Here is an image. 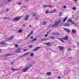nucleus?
<instances>
[{
  "instance_id": "obj_8",
  "label": "nucleus",
  "mask_w": 79,
  "mask_h": 79,
  "mask_svg": "<svg viewBox=\"0 0 79 79\" xmlns=\"http://www.w3.org/2000/svg\"><path fill=\"white\" fill-rule=\"evenodd\" d=\"M50 40V39H43V38H41L40 40V41H45L46 40Z\"/></svg>"
},
{
  "instance_id": "obj_30",
  "label": "nucleus",
  "mask_w": 79,
  "mask_h": 79,
  "mask_svg": "<svg viewBox=\"0 0 79 79\" xmlns=\"http://www.w3.org/2000/svg\"><path fill=\"white\" fill-rule=\"evenodd\" d=\"M31 34H30L28 36H27L26 38V39H27V38H28V37H30V36H31Z\"/></svg>"
},
{
  "instance_id": "obj_25",
  "label": "nucleus",
  "mask_w": 79,
  "mask_h": 79,
  "mask_svg": "<svg viewBox=\"0 0 79 79\" xmlns=\"http://www.w3.org/2000/svg\"><path fill=\"white\" fill-rule=\"evenodd\" d=\"M13 38H14V37L13 35H11V37L9 38V39H10L9 40H11V39H13Z\"/></svg>"
},
{
  "instance_id": "obj_2",
  "label": "nucleus",
  "mask_w": 79,
  "mask_h": 79,
  "mask_svg": "<svg viewBox=\"0 0 79 79\" xmlns=\"http://www.w3.org/2000/svg\"><path fill=\"white\" fill-rule=\"evenodd\" d=\"M22 17L21 16L16 17L14 18L13 20V21H18L20 20Z\"/></svg>"
},
{
  "instance_id": "obj_49",
  "label": "nucleus",
  "mask_w": 79,
  "mask_h": 79,
  "mask_svg": "<svg viewBox=\"0 0 79 79\" xmlns=\"http://www.w3.org/2000/svg\"><path fill=\"white\" fill-rule=\"evenodd\" d=\"M29 47H30V48H32L33 47H32V45H30Z\"/></svg>"
},
{
  "instance_id": "obj_45",
  "label": "nucleus",
  "mask_w": 79,
  "mask_h": 79,
  "mask_svg": "<svg viewBox=\"0 0 79 79\" xmlns=\"http://www.w3.org/2000/svg\"><path fill=\"white\" fill-rule=\"evenodd\" d=\"M63 8H66V6H63Z\"/></svg>"
},
{
  "instance_id": "obj_64",
  "label": "nucleus",
  "mask_w": 79,
  "mask_h": 79,
  "mask_svg": "<svg viewBox=\"0 0 79 79\" xmlns=\"http://www.w3.org/2000/svg\"><path fill=\"white\" fill-rule=\"evenodd\" d=\"M2 52V51H1V50H0V52Z\"/></svg>"
},
{
  "instance_id": "obj_10",
  "label": "nucleus",
  "mask_w": 79,
  "mask_h": 79,
  "mask_svg": "<svg viewBox=\"0 0 79 79\" xmlns=\"http://www.w3.org/2000/svg\"><path fill=\"white\" fill-rule=\"evenodd\" d=\"M69 39V37L68 36H65L64 38H63V39H64V40H68Z\"/></svg>"
},
{
  "instance_id": "obj_9",
  "label": "nucleus",
  "mask_w": 79,
  "mask_h": 79,
  "mask_svg": "<svg viewBox=\"0 0 79 79\" xmlns=\"http://www.w3.org/2000/svg\"><path fill=\"white\" fill-rule=\"evenodd\" d=\"M11 69L13 71H18L19 69H15L14 68H11Z\"/></svg>"
},
{
  "instance_id": "obj_54",
  "label": "nucleus",
  "mask_w": 79,
  "mask_h": 79,
  "mask_svg": "<svg viewBox=\"0 0 79 79\" xmlns=\"http://www.w3.org/2000/svg\"><path fill=\"white\" fill-rule=\"evenodd\" d=\"M53 13V12H52H52H49V13Z\"/></svg>"
},
{
  "instance_id": "obj_12",
  "label": "nucleus",
  "mask_w": 79,
  "mask_h": 79,
  "mask_svg": "<svg viewBox=\"0 0 79 79\" xmlns=\"http://www.w3.org/2000/svg\"><path fill=\"white\" fill-rule=\"evenodd\" d=\"M29 15H27L25 17V20H27V19H28V18H29Z\"/></svg>"
},
{
  "instance_id": "obj_43",
  "label": "nucleus",
  "mask_w": 79,
  "mask_h": 79,
  "mask_svg": "<svg viewBox=\"0 0 79 79\" xmlns=\"http://www.w3.org/2000/svg\"><path fill=\"white\" fill-rule=\"evenodd\" d=\"M32 15L33 16H35V13H33L32 14Z\"/></svg>"
},
{
  "instance_id": "obj_3",
  "label": "nucleus",
  "mask_w": 79,
  "mask_h": 79,
  "mask_svg": "<svg viewBox=\"0 0 79 79\" xmlns=\"http://www.w3.org/2000/svg\"><path fill=\"white\" fill-rule=\"evenodd\" d=\"M32 66V65L30 64V66L26 67V68H25L23 69V72L25 73V72H26V71H27V70H28V69H29L30 68V67Z\"/></svg>"
},
{
  "instance_id": "obj_37",
  "label": "nucleus",
  "mask_w": 79,
  "mask_h": 79,
  "mask_svg": "<svg viewBox=\"0 0 79 79\" xmlns=\"http://www.w3.org/2000/svg\"><path fill=\"white\" fill-rule=\"evenodd\" d=\"M50 45V42H48L47 43V45Z\"/></svg>"
},
{
  "instance_id": "obj_48",
  "label": "nucleus",
  "mask_w": 79,
  "mask_h": 79,
  "mask_svg": "<svg viewBox=\"0 0 79 79\" xmlns=\"http://www.w3.org/2000/svg\"><path fill=\"white\" fill-rule=\"evenodd\" d=\"M27 50V49H24V52H26Z\"/></svg>"
},
{
  "instance_id": "obj_46",
  "label": "nucleus",
  "mask_w": 79,
  "mask_h": 79,
  "mask_svg": "<svg viewBox=\"0 0 79 79\" xmlns=\"http://www.w3.org/2000/svg\"><path fill=\"white\" fill-rule=\"evenodd\" d=\"M15 47H18V45L17 44H16L15 45Z\"/></svg>"
},
{
  "instance_id": "obj_5",
  "label": "nucleus",
  "mask_w": 79,
  "mask_h": 79,
  "mask_svg": "<svg viewBox=\"0 0 79 79\" xmlns=\"http://www.w3.org/2000/svg\"><path fill=\"white\" fill-rule=\"evenodd\" d=\"M29 53H30V52H27V53L24 54V55H23L22 56L19 57V58H21L22 57H23V56H26V55H29Z\"/></svg>"
},
{
  "instance_id": "obj_38",
  "label": "nucleus",
  "mask_w": 79,
  "mask_h": 79,
  "mask_svg": "<svg viewBox=\"0 0 79 79\" xmlns=\"http://www.w3.org/2000/svg\"><path fill=\"white\" fill-rule=\"evenodd\" d=\"M52 31V30H50L49 31L47 32V34H49V32H50V31Z\"/></svg>"
},
{
  "instance_id": "obj_63",
  "label": "nucleus",
  "mask_w": 79,
  "mask_h": 79,
  "mask_svg": "<svg viewBox=\"0 0 79 79\" xmlns=\"http://www.w3.org/2000/svg\"><path fill=\"white\" fill-rule=\"evenodd\" d=\"M13 62H11V64H13Z\"/></svg>"
},
{
  "instance_id": "obj_62",
  "label": "nucleus",
  "mask_w": 79,
  "mask_h": 79,
  "mask_svg": "<svg viewBox=\"0 0 79 79\" xmlns=\"http://www.w3.org/2000/svg\"><path fill=\"white\" fill-rule=\"evenodd\" d=\"M48 39H49V38H50V37L49 36V37H48Z\"/></svg>"
},
{
  "instance_id": "obj_15",
  "label": "nucleus",
  "mask_w": 79,
  "mask_h": 79,
  "mask_svg": "<svg viewBox=\"0 0 79 79\" xmlns=\"http://www.w3.org/2000/svg\"><path fill=\"white\" fill-rule=\"evenodd\" d=\"M6 44H6L3 41L1 42L0 43V44L3 45H6Z\"/></svg>"
},
{
  "instance_id": "obj_4",
  "label": "nucleus",
  "mask_w": 79,
  "mask_h": 79,
  "mask_svg": "<svg viewBox=\"0 0 79 79\" xmlns=\"http://www.w3.org/2000/svg\"><path fill=\"white\" fill-rule=\"evenodd\" d=\"M64 29L67 32H68V33H70L71 31H70V30L69 28H64Z\"/></svg>"
},
{
  "instance_id": "obj_55",
  "label": "nucleus",
  "mask_w": 79,
  "mask_h": 79,
  "mask_svg": "<svg viewBox=\"0 0 79 79\" xmlns=\"http://www.w3.org/2000/svg\"><path fill=\"white\" fill-rule=\"evenodd\" d=\"M29 27H32V26L29 25Z\"/></svg>"
},
{
  "instance_id": "obj_24",
  "label": "nucleus",
  "mask_w": 79,
  "mask_h": 79,
  "mask_svg": "<svg viewBox=\"0 0 79 79\" xmlns=\"http://www.w3.org/2000/svg\"><path fill=\"white\" fill-rule=\"evenodd\" d=\"M50 38L51 39H55V36H52L50 37Z\"/></svg>"
},
{
  "instance_id": "obj_44",
  "label": "nucleus",
  "mask_w": 79,
  "mask_h": 79,
  "mask_svg": "<svg viewBox=\"0 0 79 79\" xmlns=\"http://www.w3.org/2000/svg\"><path fill=\"white\" fill-rule=\"evenodd\" d=\"M18 4L19 5H21V2H19L18 3Z\"/></svg>"
},
{
  "instance_id": "obj_32",
  "label": "nucleus",
  "mask_w": 79,
  "mask_h": 79,
  "mask_svg": "<svg viewBox=\"0 0 79 79\" xmlns=\"http://www.w3.org/2000/svg\"><path fill=\"white\" fill-rule=\"evenodd\" d=\"M18 31H19V32H22V29H20Z\"/></svg>"
},
{
  "instance_id": "obj_50",
  "label": "nucleus",
  "mask_w": 79,
  "mask_h": 79,
  "mask_svg": "<svg viewBox=\"0 0 79 79\" xmlns=\"http://www.w3.org/2000/svg\"><path fill=\"white\" fill-rule=\"evenodd\" d=\"M45 37H47L48 36V34L47 33V34L45 35Z\"/></svg>"
},
{
  "instance_id": "obj_20",
  "label": "nucleus",
  "mask_w": 79,
  "mask_h": 79,
  "mask_svg": "<svg viewBox=\"0 0 79 79\" xmlns=\"http://www.w3.org/2000/svg\"><path fill=\"white\" fill-rule=\"evenodd\" d=\"M68 18V17H66L63 20V22H65L66 21V19H67Z\"/></svg>"
},
{
  "instance_id": "obj_56",
  "label": "nucleus",
  "mask_w": 79,
  "mask_h": 79,
  "mask_svg": "<svg viewBox=\"0 0 79 79\" xmlns=\"http://www.w3.org/2000/svg\"><path fill=\"white\" fill-rule=\"evenodd\" d=\"M7 1H8V2H10V1H11V0H7Z\"/></svg>"
},
{
  "instance_id": "obj_33",
  "label": "nucleus",
  "mask_w": 79,
  "mask_h": 79,
  "mask_svg": "<svg viewBox=\"0 0 79 79\" xmlns=\"http://www.w3.org/2000/svg\"><path fill=\"white\" fill-rule=\"evenodd\" d=\"M62 15V13L60 12L59 14V16H61Z\"/></svg>"
},
{
  "instance_id": "obj_35",
  "label": "nucleus",
  "mask_w": 79,
  "mask_h": 79,
  "mask_svg": "<svg viewBox=\"0 0 79 79\" xmlns=\"http://www.w3.org/2000/svg\"><path fill=\"white\" fill-rule=\"evenodd\" d=\"M3 19H10V18H8L7 17H5L3 18Z\"/></svg>"
},
{
  "instance_id": "obj_40",
  "label": "nucleus",
  "mask_w": 79,
  "mask_h": 79,
  "mask_svg": "<svg viewBox=\"0 0 79 79\" xmlns=\"http://www.w3.org/2000/svg\"><path fill=\"white\" fill-rule=\"evenodd\" d=\"M34 32V31H31V32L30 33V34H31V35Z\"/></svg>"
},
{
  "instance_id": "obj_6",
  "label": "nucleus",
  "mask_w": 79,
  "mask_h": 79,
  "mask_svg": "<svg viewBox=\"0 0 79 79\" xmlns=\"http://www.w3.org/2000/svg\"><path fill=\"white\" fill-rule=\"evenodd\" d=\"M41 47H37L33 50V52H36L37 50H38L40 48H41Z\"/></svg>"
},
{
  "instance_id": "obj_21",
  "label": "nucleus",
  "mask_w": 79,
  "mask_h": 79,
  "mask_svg": "<svg viewBox=\"0 0 79 79\" xmlns=\"http://www.w3.org/2000/svg\"><path fill=\"white\" fill-rule=\"evenodd\" d=\"M51 74H52V73L50 72H49L47 73V74L48 76H50V75H51Z\"/></svg>"
},
{
  "instance_id": "obj_39",
  "label": "nucleus",
  "mask_w": 79,
  "mask_h": 79,
  "mask_svg": "<svg viewBox=\"0 0 79 79\" xmlns=\"http://www.w3.org/2000/svg\"><path fill=\"white\" fill-rule=\"evenodd\" d=\"M67 50H68V51H71V49L70 48H69Z\"/></svg>"
},
{
  "instance_id": "obj_16",
  "label": "nucleus",
  "mask_w": 79,
  "mask_h": 79,
  "mask_svg": "<svg viewBox=\"0 0 79 79\" xmlns=\"http://www.w3.org/2000/svg\"><path fill=\"white\" fill-rule=\"evenodd\" d=\"M12 55V54L8 53L4 56H6V57H7V56H11Z\"/></svg>"
},
{
  "instance_id": "obj_1",
  "label": "nucleus",
  "mask_w": 79,
  "mask_h": 79,
  "mask_svg": "<svg viewBox=\"0 0 79 79\" xmlns=\"http://www.w3.org/2000/svg\"><path fill=\"white\" fill-rule=\"evenodd\" d=\"M61 22V20H59L58 21H56L55 23L52 24L51 26V27L54 28L55 27H56L58 26V25H59L60 24V23Z\"/></svg>"
},
{
  "instance_id": "obj_29",
  "label": "nucleus",
  "mask_w": 79,
  "mask_h": 79,
  "mask_svg": "<svg viewBox=\"0 0 79 79\" xmlns=\"http://www.w3.org/2000/svg\"><path fill=\"white\" fill-rule=\"evenodd\" d=\"M46 23H47L45 22H43V25H45V24H46Z\"/></svg>"
},
{
  "instance_id": "obj_57",
  "label": "nucleus",
  "mask_w": 79,
  "mask_h": 79,
  "mask_svg": "<svg viewBox=\"0 0 79 79\" xmlns=\"http://www.w3.org/2000/svg\"><path fill=\"white\" fill-rule=\"evenodd\" d=\"M44 44H45V45H47V43H44Z\"/></svg>"
},
{
  "instance_id": "obj_19",
  "label": "nucleus",
  "mask_w": 79,
  "mask_h": 79,
  "mask_svg": "<svg viewBox=\"0 0 79 79\" xmlns=\"http://www.w3.org/2000/svg\"><path fill=\"white\" fill-rule=\"evenodd\" d=\"M10 38H7L6 40L4 41L3 42H8V41H9V40H10Z\"/></svg>"
},
{
  "instance_id": "obj_52",
  "label": "nucleus",
  "mask_w": 79,
  "mask_h": 79,
  "mask_svg": "<svg viewBox=\"0 0 79 79\" xmlns=\"http://www.w3.org/2000/svg\"><path fill=\"white\" fill-rule=\"evenodd\" d=\"M23 27H24V26H25V24H23Z\"/></svg>"
},
{
  "instance_id": "obj_27",
  "label": "nucleus",
  "mask_w": 79,
  "mask_h": 79,
  "mask_svg": "<svg viewBox=\"0 0 79 79\" xmlns=\"http://www.w3.org/2000/svg\"><path fill=\"white\" fill-rule=\"evenodd\" d=\"M48 5H44L43 6V7H44V8H47L48 7Z\"/></svg>"
},
{
  "instance_id": "obj_17",
  "label": "nucleus",
  "mask_w": 79,
  "mask_h": 79,
  "mask_svg": "<svg viewBox=\"0 0 79 79\" xmlns=\"http://www.w3.org/2000/svg\"><path fill=\"white\" fill-rule=\"evenodd\" d=\"M54 35H60V33L58 32H56V33H53Z\"/></svg>"
},
{
  "instance_id": "obj_26",
  "label": "nucleus",
  "mask_w": 79,
  "mask_h": 79,
  "mask_svg": "<svg viewBox=\"0 0 79 79\" xmlns=\"http://www.w3.org/2000/svg\"><path fill=\"white\" fill-rule=\"evenodd\" d=\"M17 50H18L19 51H20L21 52V51L22 50V49L21 48H18Z\"/></svg>"
},
{
  "instance_id": "obj_18",
  "label": "nucleus",
  "mask_w": 79,
  "mask_h": 79,
  "mask_svg": "<svg viewBox=\"0 0 79 79\" xmlns=\"http://www.w3.org/2000/svg\"><path fill=\"white\" fill-rule=\"evenodd\" d=\"M72 33H73V34H75L76 32V31L74 29H73L72 30Z\"/></svg>"
},
{
  "instance_id": "obj_34",
  "label": "nucleus",
  "mask_w": 79,
  "mask_h": 79,
  "mask_svg": "<svg viewBox=\"0 0 79 79\" xmlns=\"http://www.w3.org/2000/svg\"><path fill=\"white\" fill-rule=\"evenodd\" d=\"M49 13V10H47V11L46 12V14H47V13Z\"/></svg>"
},
{
  "instance_id": "obj_51",
  "label": "nucleus",
  "mask_w": 79,
  "mask_h": 79,
  "mask_svg": "<svg viewBox=\"0 0 79 79\" xmlns=\"http://www.w3.org/2000/svg\"><path fill=\"white\" fill-rule=\"evenodd\" d=\"M9 11V9H6V11Z\"/></svg>"
},
{
  "instance_id": "obj_42",
  "label": "nucleus",
  "mask_w": 79,
  "mask_h": 79,
  "mask_svg": "<svg viewBox=\"0 0 79 79\" xmlns=\"http://www.w3.org/2000/svg\"><path fill=\"white\" fill-rule=\"evenodd\" d=\"M33 38H34V37H33V36H31V37H30V39H33Z\"/></svg>"
},
{
  "instance_id": "obj_7",
  "label": "nucleus",
  "mask_w": 79,
  "mask_h": 79,
  "mask_svg": "<svg viewBox=\"0 0 79 79\" xmlns=\"http://www.w3.org/2000/svg\"><path fill=\"white\" fill-rule=\"evenodd\" d=\"M58 48L60 51H61L62 50H63V49H64V47L61 46H59Z\"/></svg>"
},
{
  "instance_id": "obj_36",
  "label": "nucleus",
  "mask_w": 79,
  "mask_h": 79,
  "mask_svg": "<svg viewBox=\"0 0 79 79\" xmlns=\"http://www.w3.org/2000/svg\"><path fill=\"white\" fill-rule=\"evenodd\" d=\"M76 9V8L75 7H74L73 8V10H75Z\"/></svg>"
},
{
  "instance_id": "obj_59",
  "label": "nucleus",
  "mask_w": 79,
  "mask_h": 79,
  "mask_svg": "<svg viewBox=\"0 0 79 79\" xmlns=\"http://www.w3.org/2000/svg\"><path fill=\"white\" fill-rule=\"evenodd\" d=\"M3 59H6V58H4Z\"/></svg>"
},
{
  "instance_id": "obj_13",
  "label": "nucleus",
  "mask_w": 79,
  "mask_h": 79,
  "mask_svg": "<svg viewBox=\"0 0 79 79\" xmlns=\"http://www.w3.org/2000/svg\"><path fill=\"white\" fill-rule=\"evenodd\" d=\"M59 40L61 42H63V43H64V41L63 40H64V39H63L62 38H59Z\"/></svg>"
},
{
  "instance_id": "obj_14",
  "label": "nucleus",
  "mask_w": 79,
  "mask_h": 79,
  "mask_svg": "<svg viewBox=\"0 0 79 79\" xmlns=\"http://www.w3.org/2000/svg\"><path fill=\"white\" fill-rule=\"evenodd\" d=\"M68 21H69V22H70V23H71L73 24H74V22H73V21H72L71 19H69L68 20Z\"/></svg>"
},
{
  "instance_id": "obj_60",
  "label": "nucleus",
  "mask_w": 79,
  "mask_h": 79,
  "mask_svg": "<svg viewBox=\"0 0 79 79\" xmlns=\"http://www.w3.org/2000/svg\"><path fill=\"white\" fill-rule=\"evenodd\" d=\"M78 45L79 46V42L78 43Z\"/></svg>"
},
{
  "instance_id": "obj_53",
  "label": "nucleus",
  "mask_w": 79,
  "mask_h": 79,
  "mask_svg": "<svg viewBox=\"0 0 79 79\" xmlns=\"http://www.w3.org/2000/svg\"><path fill=\"white\" fill-rule=\"evenodd\" d=\"M60 78H61V77H58V79H60Z\"/></svg>"
},
{
  "instance_id": "obj_31",
  "label": "nucleus",
  "mask_w": 79,
  "mask_h": 79,
  "mask_svg": "<svg viewBox=\"0 0 79 79\" xmlns=\"http://www.w3.org/2000/svg\"><path fill=\"white\" fill-rule=\"evenodd\" d=\"M52 11V13H55V12H56V9H54Z\"/></svg>"
},
{
  "instance_id": "obj_61",
  "label": "nucleus",
  "mask_w": 79,
  "mask_h": 79,
  "mask_svg": "<svg viewBox=\"0 0 79 79\" xmlns=\"http://www.w3.org/2000/svg\"><path fill=\"white\" fill-rule=\"evenodd\" d=\"M26 1H27V2H28V1H29V0H26Z\"/></svg>"
},
{
  "instance_id": "obj_22",
  "label": "nucleus",
  "mask_w": 79,
  "mask_h": 79,
  "mask_svg": "<svg viewBox=\"0 0 79 79\" xmlns=\"http://www.w3.org/2000/svg\"><path fill=\"white\" fill-rule=\"evenodd\" d=\"M34 53H30V56H34Z\"/></svg>"
},
{
  "instance_id": "obj_41",
  "label": "nucleus",
  "mask_w": 79,
  "mask_h": 79,
  "mask_svg": "<svg viewBox=\"0 0 79 79\" xmlns=\"http://www.w3.org/2000/svg\"><path fill=\"white\" fill-rule=\"evenodd\" d=\"M48 7H49V8H51L52 7V6L51 5H48Z\"/></svg>"
},
{
  "instance_id": "obj_47",
  "label": "nucleus",
  "mask_w": 79,
  "mask_h": 79,
  "mask_svg": "<svg viewBox=\"0 0 79 79\" xmlns=\"http://www.w3.org/2000/svg\"><path fill=\"white\" fill-rule=\"evenodd\" d=\"M35 19L36 20H37V19H39L38 18V17H35Z\"/></svg>"
},
{
  "instance_id": "obj_11",
  "label": "nucleus",
  "mask_w": 79,
  "mask_h": 79,
  "mask_svg": "<svg viewBox=\"0 0 79 79\" xmlns=\"http://www.w3.org/2000/svg\"><path fill=\"white\" fill-rule=\"evenodd\" d=\"M64 26L68 27V26H69V24H68L67 23H64Z\"/></svg>"
},
{
  "instance_id": "obj_58",
  "label": "nucleus",
  "mask_w": 79,
  "mask_h": 79,
  "mask_svg": "<svg viewBox=\"0 0 79 79\" xmlns=\"http://www.w3.org/2000/svg\"><path fill=\"white\" fill-rule=\"evenodd\" d=\"M50 45H47V47H48V46H50Z\"/></svg>"
},
{
  "instance_id": "obj_28",
  "label": "nucleus",
  "mask_w": 79,
  "mask_h": 79,
  "mask_svg": "<svg viewBox=\"0 0 79 79\" xmlns=\"http://www.w3.org/2000/svg\"><path fill=\"white\" fill-rule=\"evenodd\" d=\"M37 40V38H34L33 40H32V41H31V42H33V41H35V40Z\"/></svg>"
},
{
  "instance_id": "obj_23",
  "label": "nucleus",
  "mask_w": 79,
  "mask_h": 79,
  "mask_svg": "<svg viewBox=\"0 0 79 79\" xmlns=\"http://www.w3.org/2000/svg\"><path fill=\"white\" fill-rule=\"evenodd\" d=\"M20 52L19 51L18 49L15 51V53H19Z\"/></svg>"
}]
</instances>
